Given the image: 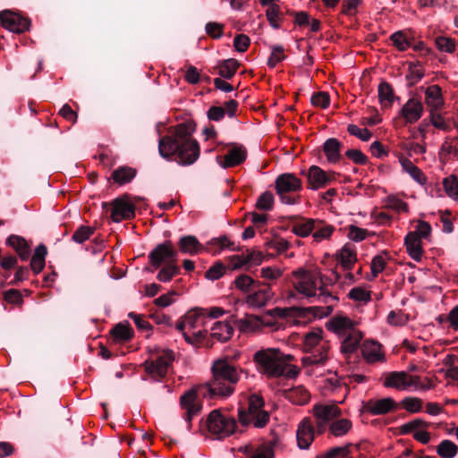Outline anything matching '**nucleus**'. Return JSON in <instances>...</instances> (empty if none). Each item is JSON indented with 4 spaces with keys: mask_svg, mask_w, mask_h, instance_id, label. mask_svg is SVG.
I'll use <instances>...</instances> for the list:
<instances>
[{
    "mask_svg": "<svg viewBox=\"0 0 458 458\" xmlns=\"http://www.w3.org/2000/svg\"><path fill=\"white\" fill-rule=\"evenodd\" d=\"M292 284L294 290L307 299H313L325 304L324 307H315L319 317L330 315L338 302V298L327 288V277L318 267H298L291 273Z\"/></svg>",
    "mask_w": 458,
    "mask_h": 458,
    "instance_id": "nucleus-1",
    "label": "nucleus"
},
{
    "mask_svg": "<svg viewBox=\"0 0 458 458\" xmlns=\"http://www.w3.org/2000/svg\"><path fill=\"white\" fill-rule=\"evenodd\" d=\"M196 126L192 123H182L169 129L168 134L160 138L158 150L161 157L175 156L181 165H191L199 157L200 148L193 138Z\"/></svg>",
    "mask_w": 458,
    "mask_h": 458,
    "instance_id": "nucleus-2",
    "label": "nucleus"
},
{
    "mask_svg": "<svg viewBox=\"0 0 458 458\" xmlns=\"http://www.w3.org/2000/svg\"><path fill=\"white\" fill-rule=\"evenodd\" d=\"M211 373V379L199 386V394L208 399L230 396L235 390L242 369L227 358H220L213 361Z\"/></svg>",
    "mask_w": 458,
    "mask_h": 458,
    "instance_id": "nucleus-3",
    "label": "nucleus"
},
{
    "mask_svg": "<svg viewBox=\"0 0 458 458\" xmlns=\"http://www.w3.org/2000/svg\"><path fill=\"white\" fill-rule=\"evenodd\" d=\"M292 360V355H285L277 348L262 349L253 355L258 369L267 377H296L299 369L289 363Z\"/></svg>",
    "mask_w": 458,
    "mask_h": 458,
    "instance_id": "nucleus-4",
    "label": "nucleus"
},
{
    "mask_svg": "<svg viewBox=\"0 0 458 458\" xmlns=\"http://www.w3.org/2000/svg\"><path fill=\"white\" fill-rule=\"evenodd\" d=\"M206 313L203 309L189 310L175 325V328L181 332L184 340L191 344L198 345L205 340L208 330L206 329Z\"/></svg>",
    "mask_w": 458,
    "mask_h": 458,
    "instance_id": "nucleus-5",
    "label": "nucleus"
},
{
    "mask_svg": "<svg viewBox=\"0 0 458 458\" xmlns=\"http://www.w3.org/2000/svg\"><path fill=\"white\" fill-rule=\"evenodd\" d=\"M303 349L306 352H310V355L302 358L304 366L323 365L327 360L330 345L323 339L321 328H315L305 334Z\"/></svg>",
    "mask_w": 458,
    "mask_h": 458,
    "instance_id": "nucleus-6",
    "label": "nucleus"
},
{
    "mask_svg": "<svg viewBox=\"0 0 458 458\" xmlns=\"http://www.w3.org/2000/svg\"><path fill=\"white\" fill-rule=\"evenodd\" d=\"M383 386L399 391L413 388L414 390H428L434 387L433 381L428 377L411 375L405 371H393L386 374Z\"/></svg>",
    "mask_w": 458,
    "mask_h": 458,
    "instance_id": "nucleus-7",
    "label": "nucleus"
},
{
    "mask_svg": "<svg viewBox=\"0 0 458 458\" xmlns=\"http://www.w3.org/2000/svg\"><path fill=\"white\" fill-rule=\"evenodd\" d=\"M264 400L260 395L251 394L248 399V409H239L238 420L242 426L252 425L262 428L269 421V413L263 409Z\"/></svg>",
    "mask_w": 458,
    "mask_h": 458,
    "instance_id": "nucleus-8",
    "label": "nucleus"
},
{
    "mask_svg": "<svg viewBox=\"0 0 458 458\" xmlns=\"http://www.w3.org/2000/svg\"><path fill=\"white\" fill-rule=\"evenodd\" d=\"M206 427L213 438L225 439L235 432L237 422L233 417L216 409L207 417Z\"/></svg>",
    "mask_w": 458,
    "mask_h": 458,
    "instance_id": "nucleus-9",
    "label": "nucleus"
},
{
    "mask_svg": "<svg viewBox=\"0 0 458 458\" xmlns=\"http://www.w3.org/2000/svg\"><path fill=\"white\" fill-rule=\"evenodd\" d=\"M276 192L282 203L295 205L300 202L299 195H291L302 190V182L294 174L285 173L278 175L275 181Z\"/></svg>",
    "mask_w": 458,
    "mask_h": 458,
    "instance_id": "nucleus-10",
    "label": "nucleus"
},
{
    "mask_svg": "<svg viewBox=\"0 0 458 458\" xmlns=\"http://www.w3.org/2000/svg\"><path fill=\"white\" fill-rule=\"evenodd\" d=\"M174 360V353L172 350H163L151 356L143 363L145 372L154 380L159 381L165 377L169 368Z\"/></svg>",
    "mask_w": 458,
    "mask_h": 458,
    "instance_id": "nucleus-11",
    "label": "nucleus"
},
{
    "mask_svg": "<svg viewBox=\"0 0 458 458\" xmlns=\"http://www.w3.org/2000/svg\"><path fill=\"white\" fill-rule=\"evenodd\" d=\"M312 413L315 418L317 432L323 434L328 425L342 415V411L336 404L317 403L312 408Z\"/></svg>",
    "mask_w": 458,
    "mask_h": 458,
    "instance_id": "nucleus-12",
    "label": "nucleus"
},
{
    "mask_svg": "<svg viewBox=\"0 0 458 458\" xmlns=\"http://www.w3.org/2000/svg\"><path fill=\"white\" fill-rule=\"evenodd\" d=\"M148 260L155 269L172 261L177 262V250L171 241L157 244L148 254Z\"/></svg>",
    "mask_w": 458,
    "mask_h": 458,
    "instance_id": "nucleus-13",
    "label": "nucleus"
},
{
    "mask_svg": "<svg viewBox=\"0 0 458 458\" xmlns=\"http://www.w3.org/2000/svg\"><path fill=\"white\" fill-rule=\"evenodd\" d=\"M336 180V174L332 171L326 172L318 165H311L307 172L308 189L318 191L329 185Z\"/></svg>",
    "mask_w": 458,
    "mask_h": 458,
    "instance_id": "nucleus-14",
    "label": "nucleus"
},
{
    "mask_svg": "<svg viewBox=\"0 0 458 458\" xmlns=\"http://www.w3.org/2000/svg\"><path fill=\"white\" fill-rule=\"evenodd\" d=\"M135 216V206L130 200L127 194L117 198L112 202L111 218L114 222L119 223L123 220H128Z\"/></svg>",
    "mask_w": 458,
    "mask_h": 458,
    "instance_id": "nucleus-15",
    "label": "nucleus"
},
{
    "mask_svg": "<svg viewBox=\"0 0 458 458\" xmlns=\"http://www.w3.org/2000/svg\"><path fill=\"white\" fill-rule=\"evenodd\" d=\"M0 22L4 29L14 33L25 32L30 26V20L10 10L0 12Z\"/></svg>",
    "mask_w": 458,
    "mask_h": 458,
    "instance_id": "nucleus-16",
    "label": "nucleus"
},
{
    "mask_svg": "<svg viewBox=\"0 0 458 458\" xmlns=\"http://www.w3.org/2000/svg\"><path fill=\"white\" fill-rule=\"evenodd\" d=\"M198 389L191 388L185 391L180 397V406L186 411L185 420L191 426L192 419L197 416L201 410V405L198 402Z\"/></svg>",
    "mask_w": 458,
    "mask_h": 458,
    "instance_id": "nucleus-17",
    "label": "nucleus"
},
{
    "mask_svg": "<svg viewBox=\"0 0 458 458\" xmlns=\"http://www.w3.org/2000/svg\"><path fill=\"white\" fill-rule=\"evenodd\" d=\"M360 352L368 364L386 362V352L383 345L374 340H365L360 345Z\"/></svg>",
    "mask_w": 458,
    "mask_h": 458,
    "instance_id": "nucleus-18",
    "label": "nucleus"
},
{
    "mask_svg": "<svg viewBox=\"0 0 458 458\" xmlns=\"http://www.w3.org/2000/svg\"><path fill=\"white\" fill-rule=\"evenodd\" d=\"M327 328L340 339L356 329L357 322L351 319L349 317L336 315L328 320L327 323Z\"/></svg>",
    "mask_w": 458,
    "mask_h": 458,
    "instance_id": "nucleus-19",
    "label": "nucleus"
},
{
    "mask_svg": "<svg viewBox=\"0 0 458 458\" xmlns=\"http://www.w3.org/2000/svg\"><path fill=\"white\" fill-rule=\"evenodd\" d=\"M397 408V403L392 397L369 399L364 403L366 412L377 416L385 415Z\"/></svg>",
    "mask_w": 458,
    "mask_h": 458,
    "instance_id": "nucleus-20",
    "label": "nucleus"
},
{
    "mask_svg": "<svg viewBox=\"0 0 458 458\" xmlns=\"http://www.w3.org/2000/svg\"><path fill=\"white\" fill-rule=\"evenodd\" d=\"M315 429L310 418H304L298 425L296 438L301 449H308L314 441Z\"/></svg>",
    "mask_w": 458,
    "mask_h": 458,
    "instance_id": "nucleus-21",
    "label": "nucleus"
},
{
    "mask_svg": "<svg viewBox=\"0 0 458 458\" xmlns=\"http://www.w3.org/2000/svg\"><path fill=\"white\" fill-rule=\"evenodd\" d=\"M335 259L344 270H352L358 261L356 247L352 243H345L335 254Z\"/></svg>",
    "mask_w": 458,
    "mask_h": 458,
    "instance_id": "nucleus-22",
    "label": "nucleus"
},
{
    "mask_svg": "<svg viewBox=\"0 0 458 458\" xmlns=\"http://www.w3.org/2000/svg\"><path fill=\"white\" fill-rule=\"evenodd\" d=\"M423 105L417 98H410L401 108V115L406 123H415L423 114Z\"/></svg>",
    "mask_w": 458,
    "mask_h": 458,
    "instance_id": "nucleus-23",
    "label": "nucleus"
},
{
    "mask_svg": "<svg viewBox=\"0 0 458 458\" xmlns=\"http://www.w3.org/2000/svg\"><path fill=\"white\" fill-rule=\"evenodd\" d=\"M362 338L363 334L358 327L343 336L339 339L341 342V352L345 356L354 353L359 347L360 348Z\"/></svg>",
    "mask_w": 458,
    "mask_h": 458,
    "instance_id": "nucleus-24",
    "label": "nucleus"
},
{
    "mask_svg": "<svg viewBox=\"0 0 458 458\" xmlns=\"http://www.w3.org/2000/svg\"><path fill=\"white\" fill-rule=\"evenodd\" d=\"M177 245L180 252L191 256L206 251V247L202 245L194 235L181 237Z\"/></svg>",
    "mask_w": 458,
    "mask_h": 458,
    "instance_id": "nucleus-25",
    "label": "nucleus"
},
{
    "mask_svg": "<svg viewBox=\"0 0 458 458\" xmlns=\"http://www.w3.org/2000/svg\"><path fill=\"white\" fill-rule=\"evenodd\" d=\"M235 325L242 333H253L260 330L264 326L269 325L263 318L246 315L244 318L236 320Z\"/></svg>",
    "mask_w": 458,
    "mask_h": 458,
    "instance_id": "nucleus-26",
    "label": "nucleus"
},
{
    "mask_svg": "<svg viewBox=\"0 0 458 458\" xmlns=\"http://www.w3.org/2000/svg\"><path fill=\"white\" fill-rule=\"evenodd\" d=\"M425 103L428 111H439L444 106L442 89L438 85H431L425 91Z\"/></svg>",
    "mask_w": 458,
    "mask_h": 458,
    "instance_id": "nucleus-27",
    "label": "nucleus"
},
{
    "mask_svg": "<svg viewBox=\"0 0 458 458\" xmlns=\"http://www.w3.org/2000/svg\"><path fill=\"white\" fill-rule=\"evenodd\" d=\"M224 250H229L232 251L237 250L235 242L230 240L226 235L211 239L206 246V251L212 255H217Z\"/></svg>",
    "mask_w": 458,
    "mask_h": 458,
    "instance_id": "nucleus-28",
    "label": "nucleus"
},
{
    "mask_svg": "<svg viewBox=\"0 0 458 458\" xmlns=\"http://www.w3.org/2000/svg\"><path fill=\"white\" fill-rule=\"evenodd\" d=\"M110 335L114 343L123 344L131 341L134 332L128 321L116 324L111 330Z\"/></svg>",
    "mask_w": 458,
    "mask_h": 458,
    "instance_id": "nucleus-29",
    "label": "nucleus"
},
{
    "mask_svg": "<svg viewBox=\"0 0 458 458\" xmlns=\"http://www.w3.org/2000/svg\"><path fill=\"white\" fill-rule=\"evenodd\" d=\"M273 293L269 288H263L250 293L245 302L250 308H262L266 306L272 299Z\"/></svg>",
    "mask_w": 458,
    "mask_h": 458,
    "instance_id": "nucleus-30",
    "label": "nucleus"
},
{
    "mask_svg": "<svg viewBox=\"0 0 458 458\" xmlns=\"http://www.w3.org/2000/svg\"><path fill=\"white\" fill-rule=\"evenodd\" d=\"M404 246L408 255L415 261L420 262L423 256L422 240L415 234L408 233L404 238Z\"/></svg>",
    "mask_w": 458,
    "mask_h": 458,
    "instance_id": "nucleus-31",
    "label": "nucleus"
},
{
    "mask_svg": "<svg viewBox=\"0 0 458 458\" xmlns=\"http://www.w3.org/2000/svg\"><path fill=\"white\" fill-rule=\"evenodd\" d=\"M233 333V327L229 321H217L210 329L211 337L222 343L228 341Z\"/></svg>",
    "mask_w": 458,
    "mask_h": 458,
    "instance_id": "nucleus-32",
    "label": "nucleus"
},
{
    "mask_svg": "<svg viewBox=\"0 0 458 458\" xmlns=\"http://www.w3.org/2000/svg\"><path fill=\"white\" fill-rule=\"evenodd\" d=\"M6 243L16 251L21 259L27 260L29 259L30 247L23 237L12 234L7 238Z\"/></svg>",
    "mask_w": 458,
    "mask_h": 458,
    "instance_id": "nucleus-33",
    "label": "nucleus"
},
{
    "mask_svg": "<svg viewBox=\"0 0 458 458\" xmlns=\"http://www.w3.org/2000/svg\"><path fill=\"white\" fill-rule=\"evenodd\" d=\"M137 170L131 166L122 165L112 172L111 179L119 186L131 182L136 176Z\"/></svg>",
    "mask_w": 458,
    "mask_h": 458,
    "instance_id": "nucleus-34",
    "label": "nucleus"
},
{
    "mask_svg": "<svg viewBox=\"0 0 458 458\" xmlns=\"http://www.w3.org/2000/svg\"><path fill=\"white\" fill-rule=\"evenodd\" d=\"M247 157V151L242 147H234L225 156L223 161V167H234L245 161Z\"/></svg>",
    "mask_w": 458,
    "mask_h": 458,
    "instance_id": "nucleus-35",
    "label": "nucleus"
},
{
    "mask_svg": "<svg viewBox=\"0 0 458 458\" xmlns=\"http://www.w3.org/2000/svg\"><path fill=\"white\" fill-rule=\"evenodd\" d=\"M47 249L46 245L39 244L34 250V253L30 259V268L34 274H39L45 267Z\"/></svg>",
    "mask_w": 458,
    "mask_h": 458,
    "instance_id": "nucleus-36",
    "label": "nucleus"
},
{
    "mask_svg": "<svg viewBox=\"0 0 458 458\" xmlns=\"http://www.w3.org/2000/svg\"><path fill=\"white\" fill-rule=\"evenodd\" d=\"M323 150L329 163H337L340 160L341 142L335 138L327 140Z\"/></svg>",
    "mask_w": 458,
    "mask_h": 458,
    "instance_id": "nucleus-37",
    "label": "nucleus"
},
{
    "mask_svg": "<svg viewBox=\"0 0 458 458\" xmlns=\"http://www.w3.org/2000/svg\"><path fill=\"white\" fill-rule=\"evenodd\" d=\"M352 428V422L349 419H335L327 427L329 433L340 437L345 436Z\"/></svg>",
    "mask_w": 458,
    "mask_h": 458,
    "instance_id": "nucleus-38",
    "label": "nucleus"
},
{
    "mask_svg": "<svg viewBox=\"0 0 458 458\" xmlns=\"http://www.w3.org/2000/svg\"><path fill=\"white\" fill-rule=\"evenodd\" d=\"M378 99L384 107H391L394 101V89L387 81H381L378 85Z\"/></svg>",
    "mask_w": 458,
    "mask_h": 458,
    "instance_id": "nucleus-39",
    "label": "nucleus"
},
{
    "mask_svg": "<svg viewBox=\"0 0 458 458\" xmlns=\"http://www.w3.org/2000/svg\"><path fill=\"white\" fill-rule=\"evenodd\" d=\"M388 260H390V256L386 251H383L372 259L370 263L372 279L385 270Z\"/></svg>",
    "mask_w": 458,
    "mask_h": 458,
    "instance_id": "nucleus-40",
    "label": "nucleus"
},
{
    "mask_svg": "<svg viewBox=\"0 0 458 458\" xmlns=\"http://www.w3.org/2000/svg\"><path fill=\"white\" fill-rule=\"evenodd\" d=\"M240 66L239 61L227 59L217 65L218 74L226 80L232 79Z\"/></svg>",
    "mask_w": 458,
    "mask_h": 458,
    "instance_id": "nucleus-41",
    "label": "nucleus"
},
{
    "mask_svg": "<svg viewBox=\"0 0 458 458\" xmlns=\"http://www.w3.org/2000/svg\"><path fill=\"white\" fill-rule=\"evenodd\" d=\"M180 272L177 262L172 261L165 265L157 273V278L160 282H170Z\"/></svg>",
    "mask_w": 458,
    "mask_h": 458,
    "instance_id": "nucleus-42",
    "label": "nucleus"
},
{
    "mask_svg": "<svg viewBox=\"0 0 458 458\" xmlns=\"http://www.w3.org/2000/svg\"><path fill=\"white\" fill-rule=\"evenodd\" d=\"M429 426V422L418 418L401 425L399 431L402 435H408L411 433L413 435L417 430H420V428H428Z\"/></svg>",
    "mask_w": 458,
    "mask_h": 458,
    "instance_id": "nucleus-43",
    "label": "nucleus"
},
{
    "mask_svg": "<svg viewBox=\"0 0 458 458\" xmlns=\"http://www.w3.org/2000/svg\"><path fill=\"white\" fill-rule=\"evenodd\" d=\"M316 220L312 218L305 219L296 223L293 226V233L300 237H307L316 228Z\"/></svg>",
    "mask_w": 458,
    "mask_h": 458,
    "instance_id": "nucleus-44",
    "label": "nucleus"
},
{
    "mask_svg": "<svg viewBox=\"0 0 458 458\" xmlns=\"http://www.w3.org/2000/svg\"><path fill=\"white\" fill-rule=\"evenodd\" d=\"M288 398L295 404L304 405L310 402V394L304 387L298 386L289 392Z\"/></svg>",
    "mask_w": 458,
    "mask_h": 458,
    "instance_id": "nucleus-45",
    "label": "nucleus"
},
{
    "mask_svg": "<svg viewBox=\"0 0 458 458\" xmlns=\"http://www.w3.org/2000/svg\"><path fill=\"white\" fill-rule=\"evenodd\" d=\"M385 207L397 213H408V204L396 195H388L385 199Z\"/></svg>",
    "mask_w": 458,
    "mask_h": 458,
    "instance_id": "nucleus-46",
    "label": "nucleus"
},
{
    "mask_svg": "<svg viewBox=\"0 0 458 458\" xmlns=\"http://www.w3.org/2000/svg\"><path fill=\"white\" fill-rule=\"evenodd\" d=\"M443 187L446 195L458 202V178L451 174L443 179Z\"/></svg>",
    "mask_w": 458,
    "mask_h": 458,
    "instance_id": "nucleus-47",
    "label": "nucleus"
},
{
    "mask_svg": "<svg viewBox=\"0 0 458 458\" xmlns=\"http://www.w3.org/2000/svg\"><path fill=\"white\" fill-rule=\"evenodd\" d=\"M457 452V445L448 439L441 441L437 446V453L442 458H454Z\"/></svg>",
    "mask_w": 458,
    "mask_h": 458,
    "instance_id": "nucleus-48",
    "label": "nucleus"
},
{
    "mask_svg": "<svg viewBox=\"0 0 458 458\" xmlns=\"http://www.w3.org/2000/svg\"><path fill=\"white\" fill-rule=\"evenodd\" d=\"M348 297L354 301L368 303L371 301V292L364 286H357L350 290Z\"/></svg>",
    "mask_w": 458,
    "mask_h": 458,
    "instance_id": "nucleus-49",
    "label": "nucleus"
},
{
    "mask_svg": "<svg viewBox=\"0 0 458 458\" xmlns=\"http://www.w3.org/2000/svg\"><path fill=\"white\" fill-rule=\"evenodd\" d=\"M390 39H391L393 45L399 51H405L411 46L408 37L405 35V33L403 30H399V31L393 33L390 37Z\"/></svg>",
    "mask_w": 458,
    "mask_h": 458,
    "instance_id": "nucleus-50",
    "label": "nucleus"
},
{
    "mask_svg": "<svg viewBox=\"0 0 458 458\" xmlns=\"http://www.w3.org/2000/svg\"><path fill=\"white\" fill-rule=\"evenodd\" d=\"M274 195L272 192L267 191L263 192L256 201V208L259 210L269 211L274 207Z\"/></svg>",
    "mask_w": 458,
    "mask_h": 458,
    "instance_id": "nucleus-51",
    "label": "nucleus"
},
{
    "mask_svg": "<svg viewBox=\"0 0 458 458\" xmlns=\"http://www.w3.org/2000/svg\"><path fill=\"white\" fill-rule=\"evenodd\" d=\"M95 233V228L88 225H81L72 234V239L77 243H83Z\"/></svg>",
    "mask_w": 458,
    "mask_h": 458,
    "instance_id": "nucleus-52",
    "label": "nucleus"
},
{
    "mask_svg": "<svg viewBox=\"0 0 458 458\" xmlns=\"http://www.w3.org/2000/svg\"><path fill=\"white\" fill-rule=\"evenodd\" d=\"M369 235L367 229L360 228L354 225H350L347 227V237L353 242H360L365 240Z\"/></svg>",
    "mask_w": 458,
    "mask_h": 458,
    "instance_id": "nucleus-53",
    "label": "nucleus"
},
{
    "mask_svg": "<svg viewBox=\"0 0 458 458\" xmlns=\"http://www.w3.org/2000/svg\"><path fill=\"white\" fill-rule=\"evenodd\" d=\"M423 402L419 397L409 396L402 401L403 407L411 413L420 412L422 409Z\"/></svg>",
    "mask_w": 458,
    "mask_h": 458,
    "instance_id": "nucleus-54",
    "label": "nucleus"
},
{
    "mask_svg": "<svg viewBox=\"0 0 458 458\" xmlns=\"http://www.w3.org/2000/svg\"><path fill=\"white\" fill-rule=\"evenodd\" d=\"M286 55L284 48L282 46H274L271 48V55L267 60V65L271 68L276 67L280 62L284 60Z\"/></svg>",
    "mask_w": 458,
    "mask_h": 458,
    "instance_id": "nucleus-55",
    "label": "nucleus"
},
{
    "mask_svg": "<svg viewBox=\"0 0 458 458\" xmlns=\"http://www.w3.org/2000/svg\"><path fill=\"white\" fill-rule=\"evenodd\" d=\"M234 284L238 290L247 293L252 289L256 284V282L251 276L248 275H242L235 278Z\"/></svg>",
    "mask_w": 458,
    "mask_h": 458,
    "instance_id": "nucleus-56",
    "label": "nucleus"
},
{
    "mask_svg": "<svg viewBox=\"0 0 458 458\" xmlns=\"http://www.w3.org/2000/svg\"><path fill=\"white\" fill-rule=\"evenodd\" d=\"M279 14L280 6L277 4L268 6L266 11V17L269 24L275 29H278L280 27Z\"/></svg>",
    "mask_w": 458,
    "mask_h": 458,
    "instance_id": "nucleus-57",
    "label": "nucleus"
},
{
    "mask_svg": "<svg viewBox=\"0 0 458 458\" xmlns=\"http://www.w3.org/2000/svg\"><path fill=\"white\" fill-rule=\"evenodd\" d=\"M284 274V270L279 267H264L260 269V276L265 280H277Z\"/></svg>",
    "mask_w": 458,
    "mask_h": 458,
    "instance_id": "nucleus-58",
    "label": "nucleus"
},
{
    "mask_svg": "<svg viewBox=\"0 0 458 458\" xmlns=\"http://www.w3.org/2000/svg\"><path fill=\"white\" fill-rule=\"evenodd\" d=\"M225 269V266L217 261L206 271L205 277L209 280H217L224 276Z\"/></svg>",
    "mask_w": 458,
    "mask_h": 458,
    "instance_id": "nucleus-59",
    "label": "nucleus"
},
{
    "mask_svg": "<svg viewBox=\"0 0 458 458\" xmlns=\"http://www.w3.org/2000/svg\"><path fill=\"white\" fill-rule=\"evenodd\" d=\"M347 131L362 141H369L372 137V133L368 129L360 128L355 124H349L347 126Z\"/></svg>",
    "mask_w": 458,
    "mask_h": 458,
    "instance_id": "nucleus-60",
    "label": "nucleus"
},
{
    "mask_svg": "<svg viewBox=\"0 0 458 458\" xmlns=\"http://www.w3.org/2000/svg\"><path fill=\"white\" fill-rule=\"evenodd\" d=\"M362 0H344L342 3L341 13L346 16H354Z\"/></svg>",
    "mask_w": 458,
    "mask_h": 458,
    "instance_id": "nucleus-61",
    "label": "nucleus"
},
{
    "mask_svg": "<svg viewBox=\"0 0 458 458\" xmlns=\"http://www.w3.org/2000/svg\"><path fill=\"white\" fill-rule=\"evenodd\" d=\"M310 101L312 106L326 109L330 104V98L328 93L320 91L313 94Z\"/></svg>",
    "mask_w": 458,
    "mask_h": 458,
    "instance_id": "nucleus-62",
    "label": "nucleus"
},
{
    "mask_svg": "<svg viewBox=\"0 0 458 458\" xmlns=\"http://www.w3.org/2000/svg\"><path fill=\"white\" fill-rule=\"evenodd\" d=\"M250 458H274L272 442L259 445Z\"/></svg>",
    "mask_w": 458,
    "mask_h": 458,
    "instance_id": "nucleus-63",
    "label": "nucleus"
},
{
    "mask_svg": "<svg viewBox=\"0 0 458 458\" xmlns=\"http://www.w3.org/2000/svg\"><path fill=\"white\" fill-rule=\"evenodd\" d=\"M349 454L348 446H336L327 450L326 453L318 456V458H346Z\"/></svg>",
    "mask_w": 458,
    "mask_h": 458,
    "instance_id": "nucleus-64",
    "label": "nucleus"
}]
</instances>
